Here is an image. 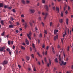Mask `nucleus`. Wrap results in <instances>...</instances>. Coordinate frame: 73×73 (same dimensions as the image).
Listing matches in <instances>:
<instances>
[{
	"instance_id": "1",
	"label": "nucleus",
	"mask_w": 73,
	"mask_h": 73,
	"mask_svg": "<svg viewBox=\"0 0 73 73\" xmlns=\"http://www.w3.org/2000/svg\"><path fill=\"white\" fill-rule=\"evenodd\" d=\"M5 49V46H3L1 47V48H0V51L1 52H3V51H4Z\"/></svg>"
},
{
	"instance_id": "2",
	"label": "nucleus",
	"mask_w": 73,
	"mask_h": 73,
	"mask_svg": "<svg viewBox=\"0 0 73 73\" xmlns=\"http://www.w3.org/2000/svg\"><path fill=\"white\" fill-rule=\"evenodd\" d=\"M61 62L62 63H60V62H59L60 64V65H62V64L63 65H65L66 64V62H64V61H62Z\"/></svg>"
},
{
	"instance_id": "3",
	"label": "nucleus",
	"mask_w": 73,
	"mask_h": 73,
	"mask_svg": "<svg viewBox=\"0 0 73 73\" xmlns=\"http://www.w3.org/2000/svg\"><path fill=\"white\" fill-rule=\"evenodd\" d=\"M23 25H25V29H26L28 27V24L27 23H25V24H23Z\"/></svg>"
},
{
	"instance_id": "4",
	"label": "nucleus",
	"mask_w": 73,
	"mask_h": 73,
	"mask_svg": "<svg viewBox=\"0 0 73 73\" xmlns=\"http://www.w3.org/2000/svg\"><path fill=\"white\" fill-rule=\"evenodd\" d=\"M29 11L31 13H33L35 12V10L34 9H30L29 10Z\"/></svg>"
},
{
	"instance_id": "5",
	"label": "nucleus",
	"mask_w": 73,
	"mask_h": 73,
	"mask_svg": "<svg viewBox=\"0 0 73 73\" xmlns=\"http://www.w3.org/2000/svg\"><path fill=\"white\" fill-rule=\"evenodd\" d=\"M4 8H7L8 9H11V8L9 7L8 5H5V6H4Z\"/></svg>"
},
{
	"instance_id": "6",
	"label": "nucleus",
	"mask_w": 73,
	"mask_h": 73,
	"mask_svg": "<svg viewBox=\"0 0 73 73\" xmlns=\"http://www.w3.org/2000/svg\"><path fill=\"white\" fill-rule=\"evenodd\" d=\"M44 7L46 8V9L47 11H48L49 10V8H48V6L47 5H45L44 6Z\"/></svg>"
},
{
	"instance_id": "7",
	"label": "nucleus",
	"mask_w": 73,
	"mask_h": 73,
	"mask_svg": "<svg viewBox=\"0 0 73 73\" xmlns=\"http://www.w3.org/2000/svg\"><path fill=\"white\" fill-rule=\"evenodd\" d=\"M49 65H51V61H50V59L49 60V63L47 64V66L48 67H49Z\"/></svg>"
},
{
	"instance_id": "8",
	"label": "nucleus",
	"mask_w": 73,
	"mask_h": 73,
	"mask_svg": "<svg viewBox=\"0 0 73 73\" xmlns=\"http://www.w3.org/2000/svg\"><path fill=\"white\" fill-rule=\"evenodd\" d=\"M58 38V35H56V36H55L54 37V41H56V39H57Z\"/></svg>"
},
{
	"instance_id": "9",
	"label": "nucleus",
	"mask_w": 73,
	"mask_h": 73,
	"mask_svg": "<svg viewBox=\"0 0 73 73\" xmlns=\"http://www.w3.org/2000/svg\"><path fill=\"white\" fill-rule=\"evenodd\" d=\"M14 27V25H10L9 26V28H12Z\"/></svg>"
},
{
	"instance_id": "10",
	"label": "nucleus",
	"mask_w": 73,
	"mask_h": 73,
	"mask_svg": "<svg viewBox=\"0 0 73 73\" xmlns=\"http://www.w3.org/2000/svg\"><path fill=\"white\" fill-rule=\"evenodd\" d=\"M45 16L44 17V20H45V19H46V18L47 15H48V13H45Z\"/></svg>"
},
{
	"instance_id": "11",
	"label": "nucleus",
	"mask_w": 73,
	"mask_h": 73,
	"mask_svg": "<svg viewBox=\"0 0 73 73\" xmlns=\"http://www.w3.org/2000/svg\"><path fill=\"white\" fill-rule=\"evenodd\" d=\"M26 60H27V61H29V58H30L29 57V56H26Z\"/></svg>"
},
{
	"instance_id": "12",
	"label": "nucleus",
	"mask_w": 73,
	"mask_h": 73,
	"mask_svg": "<svg viewBox=\"0 0 73 73\" xmlns=\"http://www.w3.org/2000/svg\"><path fill=\"white\" fill-rule=\"evenodd\" d=\"M8 63V61H4V62L3 63V64H7Z\"/></svg>"
},
{
	"instance_id": "13",
	"label": "nucleus",
	"mask_w": 73,
	"mask_h": 73,
	"mask_svg": "<svg viewBox=\"0 0 73 73\" xmlns=\"http://www.w3.org/2000/svg\"><path fill=\"white\" fill-rule=\"evenodd\" d=\"M56 11H58V13H59V8H58L57 7H56Z\"/></svg>"
},
{
	"instance_id": "14",
	"label": "nucleus",
	"mask_w": 73,
	"mask_h": 73,
	"mask_svg": "<svg viewBox=\"0 0 73 73\" xmlns=\"http://www.w3.org/2000/svg\"><path fill=\"white\" fill-rule=\"evenodd\" d=\"M32 66L34 71H35V72H36V67H35V66Z\"/></svg>"
},
{
	"instance_id": "15",
	"label": "nucleus",
	"mask_w": 73,
	"mask_h": 73,
	"mask_svg": "<svg viewBox=\"0 0 73 73\" xmlns=\"http://www.w3.org/2000/svg\"><path fill=\"white\" fill-rule=\"evenodd\" d=\"M52 49L53 53H54V54L55 53V52L54 51V47H52Z\"/></svg>"
},
{
	"instance_id": "16",
	"label": "nucleus",
	"mask_w": 73,
	"mask_h": 73,
	"mask_svg": "<svg viewBox=\"0 0 73 73\" xmlns=\"http://www.w3.org/2000/svg\"><path fill=\"white\" fill-rule=\"evenodd\" d=\"M59 22L60 23H62V22H63V20L62 19H61L59 20Z\"/></svg>"
},
{
	"instance_id": "17",
	"label": "nucleus",
	"mask_w": 73,
	"mask_h": 73,
	"mask_svg": "<svg viewBox=\"0 0 73 73\" xmlns=\"http://www.w3.org/2000/svg\"><path fill=\"white\" fill-rule=\"evenodd\" d=\"M68 21H69V19H66V23L67 25H68Z\"/></svg>"
},
{
	"instance_id": "18",
	"label": "nucleus",
	"mask_w": 73,
	"mask_h": 73,
	"mask_svg": "<svg viewBox=\"0 0 73 73\" xmlns=\"http://www.w3.org/2000/svg\"><path fill=\"white\" fill-rule=\"evenodd\" d=\"M27 37H28L29 39V40H31V37H30V36H29V35L28 34H27Z\"/></svg>"
},
{
	"instance_id": "19",
	"label": "nucleus",
	"mask_w": 73,
	"mask_h": 73,
	"mask_svg": "<svg viewBox=\"0 0 73 73\" xmlns=\"http://www.w3.org/2000/svg\"><path fill=\"white\" fill-rule=\"evenodd\" d=\"M1 23L2 25H4V21H1Z\"/></svg>"
},
{
	"instance_id": "20",
	"label": "nucleus",
	"mask_w": 73,
	"mask_h": 73,
	"mask_svg": "<svg viewBox=\"0 0 73 73\" xmlns=\"http://www.w3.org/2000/svg\"><path fill=\"white\" fill-rule=\"evenodd\" d=\"M32 45L33 47V48L34 49V50H36V48H35V44H33Z\"/></svg>"
},
{
	"instance_id": "21",
	"label": "nucleus",
	"mask_w": 73,
	"mask_h": 73,
	"mask_svg": "<svg viewBox=\"0 0 73 73\" xmlns=\"http://www.w3.org/2000/svg\"><path fill=\"white\" fill-rule=\"evenodd\" d=\"M4 5H3V3H0V7H3Z\"/></svg>"
},
{
	"instance_id": "22",
	"label": "nucleus",
	"mask_w": 73,
	"mask_h": 73,
	"mask_svg": "<svg viewBox=\"0 0 73 73\" xmlns=\"http://www.w3.org/2000/svg\"><path fill=\"white\" fill-rule=\"evenodd\" d=\"M67 7V6L66 5H65V7H64V11H65V9H66V8Z\"/></svg>"
},
{
	"instance_id": "23",
	"label": "nucleus",
	"mask_w": 73,
	"mask_h": 73,
	"mask_svg": "<svg viewBox=\"0 0 73 73\" xmlns=\"http://www.w3.org/2000/svg\"><path fill=\"white\" fill-rule=\"evenodd\" d=\"M8 44L9 45H11V42L10 41H8Z\"/></svg>"
},
{
	"instance_id": "24",
	"label": "nucleus",
	"mask_w": 73,
	"mask_h": 73,
	"mask_svg": "<svg viewBox=\"0 0 73 73\" xmlns=\"http://www.w3.org/2000/svg\"><path fill=\"white\" fill-rule=\"evenodd\" d=\"M22 3H23V4H25V2L23 0H22Z\"/></svg>"
},
{
	"instance_id": "25",
	"label": "nucleus",
	"mask_w": 73,
	"mask_h": 73,
	"mask_svg": "<svg viewBox=\"0 0 73 73\" xmlns=\"http://www.w3.org/2000/svg\"><path fill=\"white\" fill-rule=\"evenodd\" d=\"M64 33H65V34H63V37H65V36L66 35V31H65Z\"/></svg>"
},
{
	"instance_id": "26",
	"label": "nucleus",
	"mask_w": 73,
	"mask_h": 73,
	"mask_svg": "<svg viewBox=\"0 0 73 73\" xmlns=\"http://www.w3.org/2000/svg\"><path fill=\"white\" fill-rule=\"evenodd\" d=\"M21 49H23V50H25V47H23V46H21Z\"/></svg>"
},
{
	"instance_id": "27",
	"label": "nucleus",
	"mask_w": 73,
	"mask_h": 73,
	"mask_svg": "<svg viewBox=\"0 0 73 73\" xmlns=\"http://www.w3.org/2000/svg\"><path fill=\"white\" fill-rule=\"evenodd\" d=\"M55 62H58V60H57V58H56L55 59Z\"/></svg>"
},
{
	"instance_id": "28",
	"label": "nucleus",
	"mask_w": 73,
	"mask_h": 73,
	"mask_svg": "<svg viewBox=\"0 0 73 73\" xmlns=\"http://www.w3.org/2000/svg\"><path fill=\"white\" fill-rule=\"evenodd\" d=\"M11 11L12 12H16V10L15 9H13Z\"/></svg>"
},
{
	"instance_id": "29",
	"label": "nucleus",
	"mask_w": 73,
	"mask_h": 73,
	"mask_svg": "<svg viewBox=\"0 0 73 73\" xmlns=\"http://www.w3.org/2000/svg\"><path fill=\"white\" fill-rule=\"evenodd\" d=\"M42 48H45V44H43L42 45Z\"/></svg>"
},
{
	"instance_id": "30",
	"label": "nucleus",
	"mask_w": 73,
	"mask_h": 73,
	"mask_svg": "<svg viewBox=\"0 0 73 73\" xmlns=\"http://www.w3.org/2000/svg\"><path fill=\"white\" fill-rule=\"evenodd\" d=\"M44 33L46 34V35L48 33V32H47V31L46 30H44Z\"/></svg>"
},
{
	"instance_id": "31",
	"label": "nucleus",
	"mask_w": 73,
	"mask_h": 73,
	"mask_svg": "<svg viewBox=\"0 0 73 73\" xmlns=\"http://www.w3.org/2000/svg\"><path fill=\"white\" fill-rule=\"evenodd\" d=\"M37 54H38V56L40 57H42V56L41 55H40V54L39 53L37 52Z\"/></svg>"
},
{
	"instance_id": "32",
	"label": "nucleus",
	"mask_w": 73,
	"mask_h": 73,
	"mask_svg": "<svg viewBox=\"0 0 73 73\" xmlns=\"http://www.w3.org/2000/svg\"><path fill=\"white\" fill-rule=\"evenodd\" d=\"M5 33V32H3L2 33L1 35V36H4V35Z\"/></svg>"
},
{
	"instance_id": "33",
	"label": "nucleus",
	"mask_w": 73,
	"mask_h": 73,
	"mask_svg": "<svg viewBox=\"0 0 73 73\" xmlns=\"http://www.w3.org/2000/svg\"><path fill=\"white\" fill-rule=\"evenodd\" d=\"M26 3L27 4H29L30 3V1H29L27 0L26 1Z\"/></svg>"
},
{
	"instance_id": "34",
	"label": "nucleus",
	"mask_w": 73,
	"mask_h": 73,
	"mask_svg": "<svg viewBox=\"0 0 73 73\" xmlns=\"http://www.w3.org/2000/svg\"><path fill=\"white\" fill-rule=\"evenodd\" d=\"M30 24L31 27H32V26H33V23H32L30 22Z\"/></svg>"
},
{
	"instance_id": "35",
	"label": "nucleus",
	"mask_w": 73,
	"mask_h": 73,
	"mask_svg": "<svg viewBox=\"0 0 73 73\" xmlns=\"http://www.w3.org/2000/svg\"><path fill=\"white\" fill-rule=\"evenodd\" d=\"M6 50L7 52H9V50H10L9 49V48H7L6 49Z\"/></svg>"
},
{
	"instance_id": "36",
	"label": "nucleus",
	"mask_w": 73,
	"mask_h": 73,
	"mask_svg": "<svg viewBox=\"0 0 73 73\" xmlns=\"http://www.w3.org/2000/svg\"><path fill=\"white\" fill-rule=\"evenodd\" d=\"M11 45H13V41L12 40L11 42Z\"/></svg>"
},
{
	"instance_id": "37",
	"label": "nucleus",
	"mask_w": 73,
	"mask_h": 73,
	"mask_svg": "<svg viewBox=\"0 0 73 73\" xmlns=\"http://www.w3.org/2000/svg\"><path fill=\"white\" fill-rule=\"evenodd\" d=\"M42 3H45V0H42Z\"/></svg>"
},
{
	"instance_id": "38",
	"label": "nucleus",
	"mask_w": 73,
	"mask_h": 73,
	"mask_svg": "<svg viewBox=\"0 0 73 73\" xmlns=\"http://www.w3.org/2000/svg\"><path fill=\"white\" fill-rule=\"evenodd\" d=\"M59 60L60 61H61V58H60V56H59Z\"/></svg>"
},
{
	"instance_id": "39",
	"label": "nucleus",
	"mask_w": 73,
	"mask_h": 73,
	"mask_svg": "<svg viewBox=\"0 0 73 73\" xmlns=\"http://www.w3.org/2000/svg\"><path fill=\"white\" fill-rule=\"evenodd\" d=\"M65 13H66V15L67 14H68V11L66 10L65 12Z\"/></svg>"
},
{
	"instance_id": "40",
	"label": "nucleus",
	"mask_w": 73,
	"mask_h": 73,
	"mask_svg": "<svg viewBox=\"0 0 73 73\" xmlns=\"http://www.w3.org/2000/svg\"><path fill=\"white\" fill-rule=\"evenodd\" d=\"M68 11H69V12H70V7H69V6H68Z\"/></svg>"
},
{
	"instance_id": "41",
	"label": "nucleus",
	"mask_w": 73,
	"mask_h": 73,
	"mask_svg": "<svg viewBox=\"0 0 73 73\" xmlns=\"http://www.w3.org/2000/svg\"><path fill=\"white\" fill-rule=\"evenodd\" d=\"M31 57H32L33 58H34V55L33 54H31Z\"/></svg>"
},
{
	"instance_id": "42",
	"label": "nucleus",
	"mask_w": 73,
	"mask_h": 73,
	"mask_svg": "<svg viewBox=\"0 0 73 73\" xmlns=\"http://www.w3.org/2000/svg\"><path fill=\"white\" fill-rule=\"evenodd\" d=\"M11 53H12V51H10L9 52V53L10 55H11Z\"/></svg>"
},
{
	"instance_id": "43",
	"label": "nucleus",
	"mask_w": 73,
	"mask_h": 73,
	"mask_svg": "<svg viewBox=\"0 0 73 73\" xmlns=\"http://www.w3.org/2000/svg\"><path fill=\"white\" fill-rule=\"evenodd\" d=\"M22 23H25V21H24L23 19H22Z\"/></svg>"
},
{
	"instance_id": "44",
	"label": "nucleus",
	"mask_w": 73,
	"mask_h": 73,
	"mask_svg": "<svg viewBox=\"0 0 73 73\" xmlns=\"http://www.w3.org/2000/svg\"><path fill=\"white\" fill-rule=\"evenodd\" d=\"M42 37V34H40V35H39V37L40 38H41V37Z\"/></svg>"
},
{
	"instance_id": "45",
	"label": "nucleus",
	"mask_w": 73,
	"mask_h": 73,
	"mask_svg": "<svg viewBox=\"0 0 73 73\" xmlns=\"http://www.w3.org/2000/svg\"><path fill=\"white\" fill-rule=\"evenodd\" d=\"M56 70H57V68H54V72H55Z\"/></svg>"
},
{
	"instance_id": "46",
	"label": "nucleus",
	"mask_w": 73,
	"mask_h": 73,
	"mask_svg": "<svg viewBox=\"0 0 73 73\" xmlns=\"http://www.w3.org/2000/svg\"><path fill=\"white\" fill-rule=\"evenodd\" d=\"M13 49H15V46H14V45L13 46Z\"/></svg>"
},
{
	"instance_id": "47",
	"label": "nucleus",
	"mask_w": 73,
	"mask_h": 73,
	"mask_svg": "<svg viewBox=\"0 0 73 73\" xmlns=\"http://www.w3.org/2000/svg\"><path fill=\"white\" fill-rule=\"evenodd\" d=\"M63 13H61V16L62 17H63Z\"/></svg>"
},
{
	"instance_id": "48",
	"label": "nucleus",
	"mask_w": 73,
	"mask_h": 73,
	"mask_svg": "<svg viewBox=\"0 0 73 73\" xmlns=\"http://www.w3.org/2000/svg\"><path fill=\"white\" fill-rule=\"evenodd\" d=\"M49 49V46H47V47H46V49L47 50H48Z\"/></svg>"
},
{
	"instance_id": "49",
	"label": "nucleus",
	"mask_w": 73,
	"mask_h": 73,
	"mask_svg": "<svg viewBox=\"0 0 73 73\" xmlns=\"http://www.w3.org/2000/svg\"><path fill=\"white\" fill-rule=\"evenodd\" d=\"M44 60L45 62H46V58H44Z\"/></svg>"
},
{
	"instance_id": "50",
	"label": "nucleus",
	"mask_w": 73,
	"mask_h": 73,
	"mask_svg": "<svg viewBox=\"0 0 73 73\" xmlns=\"http://www.w3.org/2000/svg\"><path fill=\"white\" fill-rule=\"evenodd\" d=\"M61 41L62 44H63V43H64V41H63V40H62V39H61Z\"/></svg>"
},
{
	"instance_id": "51",
	"label": "nucleus",
	"mask_w": 73,
	"mask_h": 73,
	"mask_svg": "<svg viewBox=\"0 0 73 73\" xmlns=\"http://www.w3.org/2000/svg\"><path fill=\"white\" fill-rule=\"evenodd\" d=\"M30 51H32V48H31V47H30Z\"/></svg>"
},
{
	"instance_id": "52",
	"label": "nucleus",
	"mask_w": 73,
	"mask_h": 73,
	"mask_svg": "<svg viewBox=\"0 0 73 73\" xmlns=\"http://www.w3.org/2000/svg\"><path fill=\"white\" fill-rule=\"evenodd\" d=\"M29 35L30 36H31V35H32V33H31V32H30L29 33Z\"/></svg>"
},
{
	"instance_id": "53",
	"label": "nucleus",
	"mask_w": 73,
	"mask_h": 73,
	"mask_svg": "<svg viewBox=\"0 0 73 73\" xmlns=\"http://www.w3.org/2000/svg\"><path fill=\"white\" fill-rule=\"evenodd\" d=\"M34 37H36V34L35 33L34 34Z\"/></svg>"
},
{
	"instance_id": "54",
	"label": "nucleus",
	"mask_w": 73,
	"mask_h": 73,
	"mask_svg": "<svg viewBox=\"0 0 73 73\" xmlns=\"http://www.w3.org/2000/svg\"><path fill=\"white\" fill-rule=\"evenodd\" d=\"M11 19L12 21H13V20H14V19H13V18L12 17L11 18Z\"/></svg>"
},
{
	"instance_id": "55",
	"label": "nucleus",
	"mask_w": 73,
	"mask_h": 73,
	"mask_svg": "<svg viewBox=\"0 0 73 73\" xmlns=\"http://www.w3.org/2000/svg\"><path fill=\"white\" fill-rule=\"evenodd\" d=\"M69 47H68L67 48V51H69Z\"/></svg>"
},
{
	"instance_id": "56",
	"label": "nucleus",
	"mask_w": 73,
	"mask_h": 73,
	"mask_svg": "<svg viewBox=\"0 0 73 73\" xmlns=\"http://www.w3.org/2000/svg\"><path fill=\"white\" fill-rule=\"evenodd\" d=\"M38 64L39 65H40V62L39 61L38 62Z\"/></svg>"
},
{
	"instance_id": "57",
	"label": "nucleus",
	"mask_w": 73,
	"mask_h": 73,
	"mask_svg": "<svg viewBox=\"0 0 73 73\" xmlns=\"http://www.w3.org/2000/svg\"><path fill=\"white\" fill-rule=\"evenodd\" d=\"M26 44L27 45H29V41H28V42H26Z\"/></svg>"
},
{
	"instance_id": "58",
	"label": "nucleus",
	"mask_w": 73,
	"mask_h": 73,
	"mask_svg": "<svg viewBox=\"0 0 73 73\" xmlns=\"http://www.w3.org/2000/svg\"><path fill=\"white\" fill-rule=\"evenodd\" d=\"M22 45H25V43L24 42H23V43H22Z\"/></svg>"
},
{
	"instance_id": "59",
	"label": "nucleus",
	"mask_w": 73,
	"mask_h": 73,
	"mask_svg": "<svg viewBox=\"0 0 73 73\" xmlns=\"http://www.w3.org/2000/svg\"><path fill=\"white\" fill-rule=\"evenodd\" d=\"M68 60H69V58H66V61H68Z\"/></svg>"
},
{
	"instance_id": "60",
	"label": "nucleus",
	"mask_w": 73,
	"mask_h": 73,
	"mask_svg": "<svg viewBox=\"0 0 73 73\" xmlns=\"http://www.w3.org/2000/svg\"><path fill=\"white\" fill-rule=\"evenodd\" d=\"M41 24H42V25L43 27H44V23H43V22H42V23H41Z\"/></svg>"
},
{
	"instance_id": "61",
	"label": "nucleus",
	"mask_w": 73,
	"mask_h": 73,
	"mask_svg": "<svg viewBox=\"0 0 73 73\" xmlns=\"http://www.w3.org/2000/svg\"><path fill=\"white\" fill-rule=\"evenodd\" d=\"M41 18L40 17H39V18H38V20H41Z\"/></svg>"
},
{
	"instance_id": "62",
	"label": "nucleus",
	"mask_w": 73,
	"mask_h": 73,
	"mask_svg": "<svg viewBox=\"0 0 73 73\" xmlns=\"http://www.w3.org/2000/svg\"><path fill=\"white\" fill-rule=\"evenodd\" d=\"M17 24L18 25H19V24H20V23H19L18 22H17Z\"/></svg>"
},
{
	"instance_id": "63",
	"label": "nucleus",
	"mask_w": 73,
	"mask_h": 73,
	"mask_svg": "<svg viewBox=\"0 0 73 73\" xmlns=\"http://www.w3.org/2000/svg\"><path fill=\"white\" fill-rule=\"evenodd\" d=\"M16 33H19V31L18 30H16Z\"/></svg>"
},
{
	"instance_id": "64",
	"label": "nucleus",
	"mask_w": 73,
	"mask_h": 73,
	"mask_svg": "<svg viewBox=\"0 0 73 73\" xmlns=\"http://www.w3.org/2000/svg\"><path fill=\"white\" fill-rule=\"evenodd\" d=\"M63 50V49H60V52H62Z\"/></svg>"
}]
</instances>
